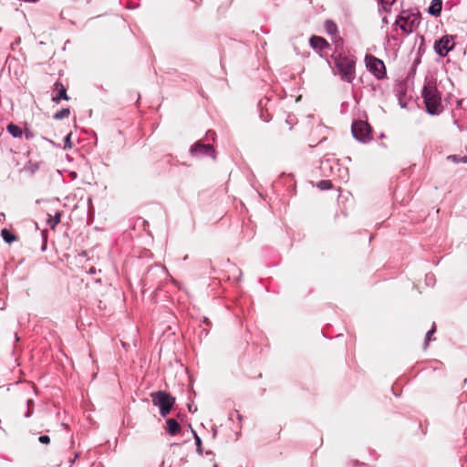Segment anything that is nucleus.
I'll use <instances>...</instances> for the list:
<instances>
[{
  "label": "nucleus",
  "mask_w": 467,
  "mask_h": 467,
  "mask_svg": "<svg viewBox=\"0 0 467 467\" xmlns=\"http://www.w3.org/2000/svg\"><path fill=\"white\" fill-rule=\"evenodd\" d=\"M441 0H432L431 5L429 6V13L434 16H439L441 13Z\"/></svg>",
  "instance_id": "ddd939ff"
},
{
  "label": "nucleus",
  "mask_w": 467,
  "mask_h": 467,
  "mask_svg": "<svg viewBox=\"0 0 467 467\" xmlns=\"http://www.w3.org/2000/svg\"><path fill=\"white\" fill-rule=\"evenodd\" d=\"M435 331V328L432 327V329H431L430 331H428L427 335H426V340H425V348H427V346L429 345V342L430 340L431 339V335L434 333Z\"/></svg>",
  "instance_id": "412c9836"
},
{
  "label": "nucleus",
  "mask_w": 467,
  "mask_h": 467,
  "mask_svg": "<svg viewBox=\"0 0 467 467\" xmlns=\"http://www.w3.org/2000/svg\"><path fill=\"white\" fill-rule=\"evenodd\" d=\"M422 97L426 109L430 114L436 115L442 111L441 97L435 80H428L425 83Z\"/></svg>",
  "instance_id": "f257e3e1"
},
{
  "label": "nucleus",
  "mask_w": 467,
  "mask_h": 467,
  "mask_svg": "<svg viewBox=\"0 0 467 467\" xmlns=\"http://www.w3.org/2000/svg\"><path fill=\"white\" fill-rule=\"evenodd\" d=\"M166 431L170 435H176L181 431V426L174 419H168L166 420Z\"/></svg>",
  "instance_id": "f8f14e48"
},
{
  "label": "nucleus",
  "mask_w": 467,
  "mask_h": 467,
  "mask_svg": "<svg viewBox=\"0 0 467 467\" xmlns=\"http://www.w3.org/2000/svg\"><path fill=\"white\" fill-rule=\"evenodd\" d=\"M70 115V109H62L61 110L57 111L55 115H54V119H65V118H68V116Z\"/></svg>",
  "instance_id": "f3484780"
},
{
  "label": "nucleus",
  "mask_w": 467,
  "mask_h": 467,
  "mask_svg": "<svg viewBox=\"0 0 467 467\" xmlns=\"http://www.w3.org/2000/svg\"><path fill=\"white\" fill-rule=\"evenodd\" d=\"M454 47V41L452 36H443L441 39L437 40L434 44V49L441 57H446L448 53Z\"/></svg>",
  "instance_id": "0eeeda50"
},
{
  "label": "nucleus",
  "mask_w": 467,
  "mask_h": 467,
  "mask_svg": "<svg viewBox=\"0 0 467 467\" xmlns=\"http://www.w3.org/2000/svg\"><path fill=\"white\" fill-rule=\"evenodd\" d=\"M192 152H200L202 154H210L211 152L213 151V149L211 145H205V144H202V143H196L192 148Z\"/></svg>",
  "instance_id": "4468645a"
},
{
  "label": "nucleus",
  "mask_w": 467,
  "mask_h": 467,
  "mask_svg": "<svg viewBox=\"0 0 467 467\" xmlns=\"http://www.w3.org/2000/svg\"><path fill=\"white\" fill-rule=\"evenodd\" d=\"M194 437H195L197 451L199 452H201L202 451V441L196 433H194Z\"/></svg>",
  "instance_id": "5701e85b"
},
{
  "label": "nucleus",
  "mask_w": 467,
  "mask_h": 467,
  "mask_svg": "<svg viewBox=\"0 0 467 467\" xmlns=\"http://www.w3.org/2000/svg\"><path fill=\"white\" fill-rule=\"evenodd\" d=\"M355 59L347 56L339 55L336 59V66L344 81L352 82L355 78Z\"/></svg>",
  "instance_id": "20e7f679"
},
{
  "label": "nucleus",
  "mask_w": 467,
  "mask_h": 467,
  "mask_svg": "<svg viewBox=\"0 0 467 467\" xmlns=\"http://www.w3.org/2000/svg\"><path fill=\"white\" fill-rule=\"evenodd\" d=\"M351 130L354 138L363 143H367L372 140V129L367 121H354Z\"/></svg>",
  "instance_id": "39448f33"
},
{
  "label": "nucleus",
  "mask_w": 467,
  "mask_h": 467,
  "mask_svg": "<svg viewBox=\"0 0 467 467\" xmlns=\"http://www.w3.org/2000/svg\"><path fill=\"white\" fill-rule=\"evenodd\" d=\"M317 187L321 190H329L333 187V184L329 180H322L317 183Z\"/></svg>",
  "instance_id": "a211bd4d"
},
{
  "label": "nucleus",
  "mask_w": 467,
  "mask_h": 467,
  "mask_svg": "<svg viewBox=\"0 0 467 467\" xmlns=\"http://www.w3.org/2000/svg\"><path fill=\"white\" fill-rule=\"evenodd\" d=\"M326 32L333 37L336 44L342 42V38L338 35V28L336 23L332 20H326L324 23Z\"/></svg>",
  "instance_id": "1a4fd4ad"
},
{
  "label": "nucleus",
  "mask_w": 467,
  "mask_h": 467,
  "mask_svg": "<svg viewBox=\"0 0 467 467\" xmlns=\"http://www.w3.org/2000/svg\"><path fill=\"white\" fill-rule=\"evenodd\" d=\"M309 45L317 52H321L330 47L329 43L325 38L318 36H312L309 39Z\"/></svg>",
  "instance_id": "9d476101"
},
{
  "label": "nucleus",
  "mask_w": 467,
  "mask_h": 467,
  "mask_svg": "<svg viewBox=\"0 0 467 467\" xmlns=\"http://www.w3.org/2000/svg\"><path fill=\"white\" fill-rule=\"evenodd\" d=\"M1 235L3 237V239L7 243V244H11L12 242L14 241H16L17 240V236L13 234L10 231H8L7 229H3L1 231Z\"/></svg>",
  "instance_id": "dca6fc26"
},
{
  "label": "nucleus",
  "mask_w": 467,
  "mask_h": 467,
  "mask_svg": "<svg viewBox=\"0 0 467 467\" xmlns=\"http://www.w3.org/2000/svg\"><path fill=\"white\" fill-rule=\"evenodd\" d=\"M365 62L368 69L378 78H381L385 75V65L382 60L371 55H367Z\"/></svg>",
  "instance_id": "423d86ee"
},
{
  "label": "nucleus",
  "mask_w": 467,
  "mask_h": 467,
  "mask_svg": "<svg viewBox=\"0 0 467 467\" xmlns=\"http://www.w3.org/2000/svg\"><path fill=\"white\" fill-rule=\"evenodd\" d=\"M38 441L43 444H48L50 442V438L47 435H42L38 438Z\"/></svg>",
  "instance_id": "4be33fe9"
},
{
  "label": "nucleus",
  "mask_w": 467,
  "mask_h": 467,
  "mask_svg": "<svg viewBox=\"0 0 467 467\" xmlns=\"http://www.w3.org/2000/svg\"><path fill=\"white\" fill-rule=\"evenodd\" d=\"M25 136L26 140H30L31 138H33V133L29 130H26Z\"/></svg>",
  "instance_id": "393cba45"
},
{
  "label": "nucleus",
  "mask_w": 467,
  "mask_h": 467,
  "mask_svg": "<svg viewBox=\"0 0 467 467\" xmlns=\"http://www.w3.org/2000/svg\"><path fill=\"white\" fill-rule=\"evenodd\" d=\"M61 99L68 100L69 97L67 94L65 86L61 82L57 81L53 86L52 101L57 104Z\"/></svg>",
  "instance_id": "6e6552de"
},
{
  "label": "nucleus",
  "mask_w": 467,
  "mask_h": 467,
  "mask_svg": "<svg viewBox=\"0 0 467 467\" xmlns=\"http://www.w3.org/2000/svg\"><path fill=\"white\" fill-rule=\"evenodd\" d=\"M87 3H88L90 0H85Z\"/></svg>",
  "instance_id": "cd10ccee"
},
{
  "label": "nucleus",
  "mask_w": 467,
  "mask_h": 467,
  "mask_svg": "<svg viewBox=\"0 0 467 467\" xmlns=\"http://www.w3.org/2000/svg\"><path fill=\"white\" fill-rule=\"evenodd\" d=\"M293 120L294 119H285V120L281 121L276 128L277 133L280 135H285V134L289 133L292 130L293 126H294Z\"/></svg>",
  "instance_id": "9b49d317"
},
{
  "label": "nucleus",
  "mask_w": 467,
  "mask_h": 467,
  "mask_svg": "<svg viewBox=\"0 0 467 467\" xmlns=\"http://www.w3.org/2000/svg\"><path fill=\"white\" fill-rule=\"evenodd\" d=\"M449 159H451L454 161H459L456 155L450 156Z\"/></svg>",
  "instance_id": "a878e982"
},
{
  "label": "nucleus",
  "mask_w": 467,
  "mask_h": 467,
  "mask_svg": "<svg viewBox=\"0 0 467 467\" xmlns=\"http://www.w3.org/2000/svg\"><path fill=\"white\" fill-rule=\"evenodd\" d=\"M60 213H57L56 215L48 220V224L51 228H55L60 223Z\"/></svg>",
  "instance_id": "6ab92c4d"
},
{
  "label": "nucleus",
  "mask_w": 467,
  "mask_h": 467,
  "mask_svg": "<svg viewBox=\"0 0 467 467\" xmlns=\"http://www.w3.org/2000/svg\"><path fill=\"white\" fill-rule=\"evenodd\" d=\"M70 137H71V133L67 135V137H66V146L65 147H67V146H68L69 148L71 147V145H70Z\"/></svg>",
  "instance_id": "b1692460"
},
{
  "label": "nucleus",
  "mask_w": 467,
  "mask_h": 467,
  "mask_svg": "<svg viewBox=\"0 0 467 467\" xmlns=\"http://www.w3.org/2000/svg\"><path fill=\"white\" fill-rule=\"evenodd\" d=\"M396 2V0H380V4L382 5V8L389 12L390 10V7L392 5Z\"/></svg>",
  "instance_id": "aec40b11"
},
{
  "label": "nucleus",
  "mask_w": 467,
  "mask_h": 467,
  "mask_svg": "<svg viewBox=\"0 0 467 467\" xmlns=\"http://www.w3.org/2000/svg\"><path fill=\"white\" fill-rule=\"evenodd\" d=\"M396 25L399 26L404 33H411L420 25V14L410 10H403L397 17Z\"/></svg>",
  "instance_id": "7ed1b4c3"
},
{
  "label": "nucleus",
  "mask_w": 467,
  "mask_h": 467,
  "mask_svg": "<svg viewBox=\"0 0 467 467\" xmlns=\"http://www.w3.org/2000/svg\"><path fill=\"white\" fill-rule=\"evenodd\" d=\"M6 129L7 131L15 138H19L22 136V130L14 123H9Z\"/></svg>",
  "instance_id": "2eb2a0df"
},
{
  "label": "nucleus",
  "mask_w": 467,
  "mask_h": 467,
  "mask_svg": "<svg viewBox=\"0 0 467 467\" xmlns=\"http://www.w3.org/2000/svg\"><path fill=\"white\" fill-rule=\"evenodd\" d=\"M461 161H462L463 162H467V156H464Z\"/></svg>",
  "instance_id": "bb28decb"
},
{
  "label": "nucleus",
  "mask_w": 467,
  "mask_h": 467,
  "mask_svg": "<svg viewBox=\"0 0 467 467\" xmlns=\"http://www.w3.org/2000/svg\"><path fill=\"white\" fill-rule=\"evenodd\" d=\"M154 406L160 408V413L162 417H166L171 410L175 398L166 391L159 390L150 394Z\"/></svg>",
  "instance_id": "f03ea898"
}]
</instances>
